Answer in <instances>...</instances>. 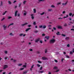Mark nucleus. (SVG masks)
I'll use <instances>...</instances> for the list:
<instances>
[{
    "label": "nucleus",
    "instance_id": "f257e3e1",
    "mask_svg": "<svg viewBox=\"0 0 74 74\" xmlns=\"http://www.w3.org/2000/svg\"><path fill=\"white\" fill-rule=\"evenodd\" d=\"M55 40L54 38L51 39L49 41L50 44H53L56 41Z\"/></svg>",
    "mask_w": 74,
    "mask_h": 74
},
{
    "label": "nucleus",
    "instance_id": "f03ea898",
    "mask_svg": "<svg viewBox=\"0 0 74 74\" xmlns=\"http://www.w3.org/2000/svg\"><path fill=\"white\" fill-rule=\"evenodd\" d=\"M40 40H41V39H40V38H38L37 39H36V40L35 41V42L37 43L38 42V41H40Z\"/></svg>",
    "mask_w": 74,
    "mask_h": 74
},
{
    "label": "nucleus",
    "instance_id": "7ed1b4c3",
    "mask_svg": "<svg viewBox=\"0 0 74 74\" xmlns=\"http://www.w3.org/2000/svg\"><path fill=\"white\" fill-rule=\"evenodd\" d=\"M8 66L7 65H5L3 66V69H5L6 68H8Z\"/></svg>",
    "mask_w": 74,
    "mask_h": 74
},
{
    "label": "nucleus",
    "instance_id": "20e7f679",
    "mask_svg": "<svg viewBox=\"0 0 74 74\" xmlns=\"http://www.w3.org/2000/svg\"><path fill=\"white\" fill-rule=\"evenodd\" d=\"M28 24V23H25L24 24H23L21 25L22 26H25V25H27Z\"/></svg>",
    "mask_w": 74,
    "mask_h": 74
},
{
    "label": "nucleus",
    "instance_id": "39448f33",
    "mask_svg": "<svg viewBox=\"0 0 74 74\" xmlns=\"http://www.w3.org/2000/svg\"><path fill=\"white\" fill-rule=\"evenodd\" d=\"M58 28L59 29H62V27L61 26H58Z\"/></svg>",
    "mask_w": 74,
    "mask_h": 74
},
{
    "label": "nucleus",
    "instance_id": "423d86ee",
    "mask_svg": "<svg viewBox=\"0 0 74 74\" xmlns=\"http://www.w3.org/2000/svg\"><path fill=\"white\" fill-rule=\"evenodd\" d=\"M15 16H16L17 15V13H18V11L16 10L15 12Z\"/></svg>",
    "mask_w": 74,
    "mask_h": 74
},
{
    "label": "nucleus",
    "instance_id": "0eeeda50",
    "mask_svg": "<svg viewBox=\"0 0 74 74\" xmlns=\"http://www.w3.org/2000/svg\"><path fill=\"white\" fill-rule=\"evenodd\" d=\"M42 59L43 60H48L47 58H45V57H42Z\"/></svg>",
    "mask_w": 74,
    "mask_h": 74
},
{
    "label": "nucleus",
    "instance_id": "6e6552de",
    "mask_svg": "<svg viewBox=\"0 0 74 74\" xmlns=\"http://www.w3.org/2000/svg\"><path fill=\"white\" fill-rule=\"evenodd\" d=\"M68 2V1H66V2L65 3H62V4L63 5H66L67 4V3Z\"/></svg>",
    "mask_w": 74,
    "mask_h": 74
},
{
    "label": "nucleus",
    "instance_id": "1a4fd4ad",
    "mask_svg": "<svg viewBox=\"0 0 74 74\" xmlns=\"http://www.w3.org/2000/svg\"><path fill=\"white\" fill-rule=\"evenodd\" d=\"M3 27L4 29V30H5V29H6L7 28V26H5V25H4L3 26Z\"/></svg>",
    "mask_w": 74,
    "mask_h": 74
},
{
    "label": "nucleus",
    "instance_id": "9d476101",
    "mask_svg": "<svg viewBox=\"0 0 74 74\" xmlns=\"http://www.w3.org/2000/svg\"><path fill=\"white\" fill-rule=\"evenodd\" d=\"M45 38H46L47 40H49V36H46L45 37Z\"/></svg>",
    "mask_w": 74,
    "mask_h": 74
},
{
    "label": "nucleus",
    "instance_id": "9b49d317",
    "mask_svg": "<svg viewBox=\"0 0 74 74\" xmlns=\"http://www.w3.org/2000/svg\"><path fill=\"white\" fill-rule=\"evenodd\" d=\"M30 29H31V28H28L25 30V32H27L28 30H30Z\"/></svg>",
    "mask_w": 74,
    "mask_h": 74
},
{
    "label": "nucleus",
    "instance_id": "f8f14e48",
    "mask_svg": "<svg viewBox=\"0 0 74 74\" xmlns=\"http://www.w3.org/2000/svg\"><path fill=\"white\" fill-rule=\"evenodd\" d=\"M56 34L58 35H60V32H57L56 33Z\"/></svg>",
    "mask_w": 74,
    "mask_h": 74
},
{
    "label": "nucleus",
    "instance_id": "ddd939ff",
    "mask_svg": "<svg viewBox=\"0 0 74 74\" xmlns=\"http://www.w3.org/2000/svg\"><path fill=\"white\" fill-rule=\"evenodd\" d=\"M70 39V38L69 37H66L65 38V40H69Z\"/></svg>",
    "mask_w": 74,
    "mask_h": 74
},
{
    "label": "nucleus",
    "instance_id": "4468645a",
    "mask_svg": "<svg viewBox=\"0 0 74 74\" xmlns=\"http://www.w3.org/2000/svg\"><path fill=\"white\" fill-rule=\"evenodd\" d=\"M53 69L54 70H57V69H58V67H57L56 66H55L53 68Z\"/></svg>",
    "mask_w": 74,
    "mask_h": 74
},
{
    "label": "nucleus",
    "instance_id": "2eb2a0df",
    "mask_svg": "<svg viewBox=\"0 0 74 74\" xmlns=\"http://www.w3.org/2000/svg\"><path fill=\"white\" fill-rule=\"evenodd\" d=\"M28 71H24L23 72V74H26L27 73V72Z\"/></svg>",
    "mask_w": 74,
    "mask_h": 74
},
{
    "label": "nucleus",
    "instance_id": "dca6fc26",
    "mask_svg": "<svg viewBox=\"0 0 74 74\" xmlns=\"http://www.w3.org/2000/svg\"><path fill=\"white\" fill-rule=\"evenodd\" d=\"M47 27V26L46 25H44L43 26V29H45Z\"/></svg>",
    "mask_w": 74,
    "mask_h": 74
},
{
    "label": "nucleus",
    "instance_id": "f3484780",
    "mask_svg": "<svg viewBox=\"0 0 74 74\" xmlns=\"http://www.w3.org/2000/svg\"><path fill=\"white\" fill-rule=\"evenodd\" d=\"M25 13H24V15H26V14H27V12H26V11H24Z\"/></svg>",
    "mask_w": 74,
    "mask_h": 74
},
{
    "label": "nucleus",
    "instance_id": "a211bd4d",
    "mask_svg": "<svg viewBox=\"0 0 74 74\" xmlns=\"http://www.w3.org/2000/svg\"><path fill=\"white\" fill-rule=\"evenodd\" d=\"M47 51H48L47 49H45V53H47Z\"/></svg>",
    "mask_w": 74,
    "mask_h": 74
},
{
    "label": "nucleus",
    "instance_id": "6ab92c4d",
    "mask_svg": "<svg viewBox=\"0 0 74 74\" xmlns=\"http://www.w3.org/2000/svg\"><path fill=\"white\" fill-rule=\"evenodd\" d=\"M34 33H38V31L36 30V31H34Z\"/></svg>",
    "mask_w": 74,
    "mask_h": 74
},
{
    "label": "nucleus",
    "instance_id": "aec40b11",
    "mask_svg": "<svg viewBox=\"0 0 74 74\" xmlns=\"http://www.w3.org/2000/svg\"><path fill=\"white\" fill-rule=\"evenodd\" d=\"M7 12V11H5V12L4 13H3V15H5V13H6V12Z\"/></svg>",
    "mask_w": 74,
    "mask_h": 74
},
{
    "label": "nucleus",
    "instance_id": "412c9836",
    "mask_svg": "<svg viewBox=\"0 0 74 74\" xmlns=\"http://www.w3.org/2000/svg\"><path fill=\"white\" fill-rule=\"evenodd\" d=\"M38 63H42V62L40 61H38Z\"/></svg>",
    "mask_w": 74,
    "mask_h": 74
},
{
    "label": "nucleus",
    "instance_id": "4be33fe9",
    "mask_svg": "<svg viewBox=\"0 0 74 74\" xmlns=\"http://www.w3.org/2000/svg\"><path fill=\"white\" fill-rule=\"evenodd\" d=\"M69 16H71V15H72V13H70L69 14Z\"/></svg>",
    "mask_w": 74,
    "mask_h": 74
},
{
    "label": "nucleus",
    "instance_id": "5701e85b",
    "mask_svg": "<svg viewBox=\"0 0 74 74\" xmlns=\"http://www.w3.org/2000/svg\"><path fill=\"white\" fill-rule=\"evenodd\" d=\"M34 13H36V9H34Z\"/></svg>",
    "mask_w": 74,
    "mask_h": 74
},
{
    "label": "nucleus",
    "instance_id": "b1692460",
    "mask_svg": "<svg viewBox=\"0 0 74 74\" xmlns=\"http://www.w3.org/2000/svg\"><path fill=\"white\" fill-rule=\"evenodd\" d=\"M66 57L67 58H70V57H69V56H68V55H67L66 56Z\"/></svg>",
    "mask_w": 74,
    "mask_h": 74
},
{
    "label": "nucleus",
    "instance_id": "393cba45",
    "mask_svg": "<svg viewBox=\"0 0 74 74\" xmlns=\"http://www.w3.org/2000/svg\"><path fill=\"white\" fill-rule=\"evenodd\" d=\"M64 26H67V24H66V23H65L64 24Z\"/></svg>",
    "mask_w": 74,
    "mask_h": 74
},
{
    "label": "nucleus",
    "instance_id": "a878e982",
    "mask_svg": "<svg viewBox=\"0 0 74 74\" xmlns=\"http://www.w3.org/2000/svg\"><path fill=\"white\" fill-rule=\"evenodd\" d=\"M8 3L9 4H11V2L10 1H8Z\"/></svg>",
    "mask_w": 74,
    "mask_h": 74
},
{
    "label": "nucleus",
    "instance_id": "bb28decb",
    "mask_svg": "<svg viewBox=\"0 0 74 74\" xmlns=\"http://www.w3.org/2000/svg\"><path fill=\"white\" fill-rule=\"evenodd\" d=\"M33 24L34 25H36V22H34Z\"/></svg>",
    "mask_w": 74,
    "mask_h": 74
},
{
    "label": "nucleus",
    "instance_id": "cd10ccee",
    "mask_svg": "<svg viewBox=\"0 0 74 74\" xmlns=\"http://www.w3.org/2000/svg\"><path fill=\"white\" fill-rule=\"evenodd\" d=\"M31 18H32V19L33 20V19H34V16H32L31 17Z\"/></svg>",
    "mask_w": 74,
    "mask_h": 74
},
{
    "label": "nucleus",
    "instance_id": "c85d7f7f",
    "mask_svg": "<svg viewBox=\"0 0 74 74\" xmlns=\"http://www.w3.org/2000/svg\"><path fill=\"white\" fill-rule=\"evenodd\" d=\"M14 25V23H12L11 24H10L9 25V26H11V25Z\"/></svg>",
    "mask_w": 74,
    "mask_h": 74
},
{
    "label": "nucleus",
    "instance_id": "c756f323",
    "mask_svg": "<svg viewBox=\"0 0 74 74\" xmlns=\"http://www.w3.org/2000/svg\"><path fill=\"white\" fill-rule=\"evenodd\" d=\"M9 35H10V36H14V35L12 34V33L10 34Z\"/></svg>",
    "mask_w": 74,
    "mask_h": 74
},
{
    "label": "nucleus",
    "instance_id": "7c9ffc66",
    "mask_svg": "<svg viewBox=\"0 0 74 74\" xmlns=\"http://www.w3.org/2000/svg\"><path fill=\"white\" fill-rule=\"evenodd\" d=\"M45 0H38L39 1H44Z\"/></svg>",
    "mask_w": 74,
    "mask_h": 74
},
{
    "label": "nucleus",
    "instance_id": "2f4dec72",
    "mask_svg": "<svg viewBox=\"0 0 74 74\" xmlns=\"http://www.w3.org/2000/svg\"><path fill=\"white\" fill-rule=\"evenodd\" d=\"M39 73H44V71H40L39 72Z\"/></svg>",
    "mask_w": 74,
    "mask_h": 74
},
{
    "label": "nucleus",
    "instance_id": "473e14b6",
    "mask_svg": "<svg viewBox=\"0 0 74 74\" xmlns=\"http://www.w3.org/2000/svg\"><path fill=\"white\" fill-rule=\"evenodd\" d=\"M42 70V67L41 66L40 67V70Z\"/></svg>",
    "mask_w": 74,
    "mask_h": 74
},
{
    "label": "nucleus",
    "instance_id": "72a5a7b5",
    "mask_svg": "<svg viewBox=\"0 0 74 74\" xmlns=\"http://www.w3.org/2000/svg\"><path fill=\"white\" fill-rule=\"evenodd\" d=\"M61 4V2L58 3L57 4V5H59V4Z\"/></svg>",
    "mask_w": 74,
    "mask_h": 74
},
{
    "label": "nucleus",
    "instance_id": "f704fd0d",
    "mask_svg": "<svg viewBox=\"0 0 74 74\" xmlns=\"http://www.w3.org/2000/svg\"><path fill=\"white\" fill-rule=\"evenodd\" d=\"M51 7H52V8H55V6L54 5H51Z\"/></svg>",
    "mask_w": 74,
    "mask_h": 74
},
{
    "label": "nucleus",
    "instance_id": "c9c22d12",
    "mask_svg": "<svg viewBox=\"0 0 74 74\" xmlns=\"http://www.w3.org/2000/svg\"><path fill=\"white\" fill-rule=\"evenodd\" d=\"M21 3H20L18 4V7H21Z\"/></svg>",
    "mask_w": 74,
    "mask_h": 74
},
{
    "label": "nucleus",
    "instance_id": "e433bc0d",
    "mask_svg": "<svg viewBox=\"0 0 74 74\" xmlns=\"http://www.w3.org/2000/svg\"><path fill=\"white\" fill-rule=\"evenodd\" d=\"M20 70H24V68H22L20 69Z\"/></svg>",
    "mask_w": 74,
    "mask_h": 74
},
{
    "label": "nucleus",
    "instance_id": "4c0bfd02",
    "mask_svg": "<svg viewBox=\"0 0 74 74\" xmlns=\"http://www.w3.org/2000/svg\"><path fill=\"white\" fill-rule=\"evenodd\" d=\"M70 54L71 55H73V52L72 51H70Z\"/></svg>",
    "mask_w": 74,
    "mask_h": 74
},
{
    "label": "nucleus",
    "instance_id": "58836bf2",
    "mask_svg": "<svg viewBox=\"0 0 74 74\" xmlns=\"http://www.w3.org/2000/svg\"><path fill=\"white\" fill-rule=\"evenodd\" d=\"M26 1H24V2H23V3L24 4H25V3H26Z\"/></svg>",
    "mask_w": 74,
    "mask_h": 74
},
{
    "label": "nucleus",
    "instance_id": "ea45409f",
    "mask_svg": "<svg viewBox=\"0 0 74 74\" xmlns=\"http://www.w3.org/2000/svg\"><path fill=\"white\" fill-rule=\"evenodd\" d=\"M44 13H45L44 12H43L42 13H41L40 14L41 15H44Z\"/></svg>",
    "mask_w": 74,
    "mask_h": 74
},
{
    "label": "nucleus",
    "instance_id": "a19ab883",
    "mask_svg": "<svg viewBox=\"0 0 74 74\" xmlns=\"http://www.w3.org/2000/svg\"><path fill=\"white\" fill-rule=\"evenodd\" d=\"M61 35H62V36H64V37H65V36H66V35H64L63 34H62Z\"/></svg>",
    "mask_w": 74,
    "mask_h": 74
},
{
    "label": "nucleus",
    "instance_id": "79ce46f5",
    "mask_svg": "<svg viewBox=\"0 0 74 74\" xmlns=\"http://www.w3.org/2000/svg\"><path fill=\"white\" fill-rule=\"evenodd\" d=\"M37 66L38 67H40V65H39V64H37Z\"/></svg>",
    "mask_w": 74,
    "mask_h": 74
},
{
    "label": "nucleus",
    "instance_id": "37998d69",
    "mask_svg": "<svg viewBox=\"0 0 74 74\" xmlns=\"http://www.w3.org/2000/svg\"><path fill=\"white\" fill-rule=\"evenodd\" d=\"M39 27L40 28H42V25H40Z\"/></svg>",
    "mask_w": 74,
    "mask_h": 74
},
{
    "label": "nucleus",
    "instance_id": "c03bdc74",
    "mask_svg": "<svg viewBox=\"0 0 74 74\" xmlns=\"http://www.w3.org/2000/svg\"><path fill=\"white\" fill-rule=\"evenodd\" d=\"M23 67H25V68H26V65H23Z\"/></svg>",
    "mask_w": 74,
    "mask_h": 74
},
{
    "label": "nucleus",
    "instance_id": "a18cd8bd",
    "mask_svg": "<svg viewBox=\"0 0 74 74\" xmlns=\"http://www.w3.org/2000/svg\"><path fill=\"white\" fill-rule=\"evenodd\" d=\"M4 19H5V18H3V19L1 20V21H3Z\"/></svg>",
    "mask_w": 74,
    "mask_h": 74
},
{
    "label": "nucleus",
    "instance_id": "49530a36",
    "mask_svg": "<svg viewBox=\"0 0 74 74\" xmlns=\"http://www.w3.org/2000/svg\"><path fill=\"white\" fill-rule=\"evenodd\" d=\"M22 64H18V66H22Z\"/></svg>",
    "mask_w": 74,
    "mask_h": 74
},
{
    "label": "nucleus",
    "instance_id": "de8ad7c7",
    "mask_svg": "<svg viewBox=\"0 0 74 74\" xmlns=\"http://www.w3.org/2000/svg\"><path fill=\"white\" fill-rule=\"evenodd\" d=\"M53 29L54 30H56V28L55 27H53Z\"/></svg>",
    "mask_w": 74,
    "mask_h": 74
},
{
    "label": "nucleus",
    "instance_id": "09e8293b",
    "mask_svg": "<svg viewBox=\"0 0 74 74\" xmlns=\"http://www.w3.org/2000/svg\"><path fill=\"white\" fill-rule=\"evenodd\" d=\"M67 47H70V44H69L67 45Z\"/></svg>",
    "mask_w": 74,
    "mask_h": 74
},
{
    "label": "nucleus",
    "instance_id": "8fccbe9b",
    "mask_svg": "<svg viewBox=\"0 0 74 74\" xmlns=\"http://www.w3.org/2000/svg\"><path fill=\"white\" fill-rule=\"evenodd\" d=\"M23 34H20L19 36H23Z\"/></svg>",
    "mask_w": 74,
    "mask_h": 74
},
{
    "label": "nucleus",
    "instance_id": "3c124183",
    "mask_svg": "<svg viewBox=\"0 0 74 74\" xmlns=\"http://www.w3.org/2000/svg\"><path fill=\"white\" fill-rule=\"evenodd\" d=\"M42 36H45V34H42Z\"/></svg>",
    "mask_w": 74,
    "mask_h": 74
},
{
    "label": "nucleus",
    "instance_id": "603ef678",
    "mask_svg": "<svg viewBox=\"0 0 74 74\" xmlns=\"http://www.w3.org/2000/svg\"><path fill=\"white\" fill-rule=\"evenodd\" d=\"M11 18H12V17H11V16H9L8 19H11Z\"/></svg>",
    "mask_w": 74,
    "mask_h": 74
},
{
    "label": "nucleus",
    "instance_id": "864d4df0",
    "mask_svg": "<svg viewBox=\"0 0 74 74\" xmlns=\"http://www.w3.org/2000/svg\"><path fill=\"white\" fill-rule=\"evenodd\" d=\"M66 12L65 11H63L62 12V14H65Z\"/></svg>",
    "mask_w": 74,
    "mask_h": 74
},
{
    "label": "nucleus",
    "instance_id": "5fc2aeb1",
    "mask_svg": "<svg viewBox=\"0 0 74 74\" xmlns=\"http://www.w3.org/2000/svg\"><path fill=\"white\" fill-rule=\"evenodd\" d=\"M40 42L41 43V44H42V41L41 40H40Z\"/></svg>",
    "mask_w": 74,
    "mask_h": 74
},
{
    "label": "nucleus",
    "instance_id": "6e6d98bb",
    "mask_svg": "<svg viewBox=\"0 0 74 74\" xmlns=\"http://www.w3.org/2000/svg\"><path fill=\"white\" fill-rule=\"evenodd\" d=\"M48 11H52V10L50 9H49L48 10Z\"/></svg>",
    "mask_w": 74,
    "mask_h": 74
},
{
    "label": "nucleus",
    "instance_id": "4d7b16f0",
    "mask_svg": "<svg viewBox=\"0 0 74 74\" xmlns=\"http://www.w3.org/2000/svg\"><path fill=\"white\" fill-rule=\"evenodd\" d=\"M28 26L29 27H31V26H32V25H28Z\"/></svg>",
    "mask_w": 74,
    "mask_h": 74
},
{
    "label": "nucleus",
    "instance_id": "13d9d810",
    "mask_svg": "<svg viewBox=\"0 0 74 74\" xmlns=\"http://www.w3.org/2000/svg\"><path fill=\"white\" fill-rule=\"evenodd\" d=\"M1 5H3V2H2V1H1Z\"/></svg>",
    "mask_w": 74,
    "mask_h": 74
},
{
    "label": "nucleus",
    "instance_id": "bf43d9fd",
    "mask_svg": "<svg viewBox=\"0 0 74 74\" xmlns=\"http://www.w3.org/2000/svg\"><path fill=\"white\" fill-rule=\"evenodd\" d=\"M5 53H6V54H7V51H5Z\"/></svg>",
    "mask_w": 74,
    "mask_h": 74
},
{
    "label": "nucleus",
    "instance_id": "052dcab7",
    "mask_svg": "<svg viewBox=\"0 0 74 74\" xmlns=\"http://www.w3.org/2000/svg\"><path fill=\"white\" fill-rule=\"evenodd\" d=\"M34 65H33L32 66H31V68L32 69H33V67H34Z\"/></svg>",
    "mask_w": 74,
    "mask_h": 74
},
{
    "label": "nucleus",
    "instance_id": "680f3d73",
    "mask_svg": "<svg viewBox=\"0 0 74 74\" xmlns=\"http://www.w3.org/2000/svg\"><path fill=\"white\" fill-rule=\"evenodd\" d=\"M30 51H33V49H29Z\"/></svg>",
    "mask_w": 74,
    "mask_h": 74
},
{
    "label": "nucleus",
    "instance_id": "e2e57ef3",
    "mask_svg": "<svg viewBox=\"0 0 74 74\" xmlns=\"http://www.w3.org/2000/svg\"><path fill=\"white\" fill-rule=\"evenodd\" d=\"M58 19H63V18L60 17V18H58Z\"/></svg>",
    "mask_w": 74,
    "mask_h": 74
},
{
    "label": "nucleus",
    "instance_id": "0e129e2a",
    "mask_svg": "<svg viewBox=\"0 0 74 74\" xmlns=\"http://www.w3.org/2000/svg\"><path fill=\"white\" fill-rule=\"evenodd\" d=\"M55 62H56V63H57V62H58V60H55Z\"/></svg>",
    "mask_w": 74,
    "mask_h": 74
},
{
    "label": "nucleus",
    "instance_id": "69168bd1",
    "mask_svg": "<svg viewBox=\"0 0 74 74\" xmlns=\"http://www.w3.org/2000/svg\"><path fill=\"white\" fill-rule=\"evenodd\" d=\"M51 25H48V27H51Z\"/></svg>",
    "mask_w": 74,
    "mask_h": 74
},
{
    "label": "nucleus",
    "instance_id": "338daca9",
    "mask_svg": "<svg viewBox=\"0 0 74 74\" xmlns=\"http://www.w3.org/2000/svg\"><path fill=\"white\" fill-rule=\"evenodd\" d=\"M16 2V1H15L13 2V3H15Z\"/></svg>",
    "mask_w": 74,
    "mask_h": 74
},
{
    "label": "nucleus",
    "instance_id": "774afa93",
    "mask_svg": "<svg viewBox=\"0 0 74 74\" xmlns=\"http://www.w3.org/2000/svg\"><path fill=\"white\" fill-rule=\"evenodd\" d=\"M71 30H73V31H74V29H71Z\"/></svg>",
    "mask_w": 74,
    "mask_h": 74
}]
</instances>
